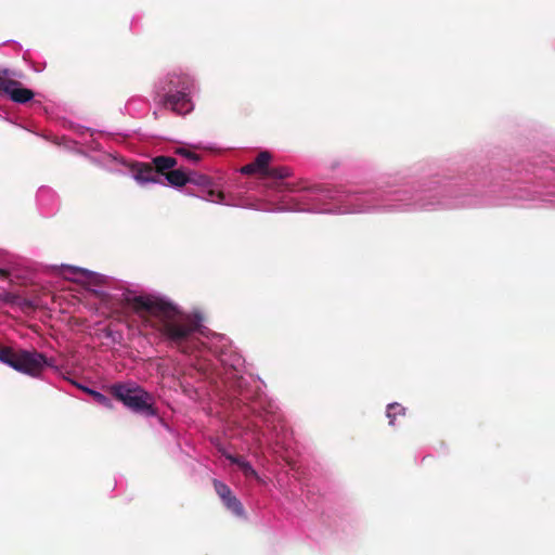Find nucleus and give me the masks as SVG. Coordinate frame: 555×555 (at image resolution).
Instances as JSON below:
<instances>
[{"mask_svg": "<svg viewBox=\"0 0 555 555\" xmlns=\"http://www.w3.org/2000/svg\"><path fill=\"white\" fill-rule=\"evenodd\" d=\"M271 155L261 152L256 159L242 167L245 175L258 173L266 185L276 192L280 203L272 207L257 206L258 209L268 210H298L321 214H358L378 209H434L435 204H411L405 198L406 192H351L341 189L313 188L298 190L285 178L289 169L279 167L269 170Z\"/></svg>", "mask_w": 555, "mask_h": 555, "instance_id": "1", "label": "nucleus"}, {"mask_svg": "<svg viewBox=\"0 0 555 555\" xmlns=\"http://www.w3.org/2000/svg\"><path fill=\"white\" fill-rule=\"evenodd\" d=\"M126 325L137 323L157 331L167 340L186 341L196 335H206L197 315L180 311L171 302L157 296H137L128 299Z\"/></svg>", "mask_w": 555, "mask_h": 555, "instance_id": "2", "label": "nucleus"}, {"mask_svg": "<svg viewBox=\"0 0 555 555\" xmlns=\"http://www.w3.org/2000/svg\"><path fill=\"white\" fill-rule=\"evenodd\" d=\"M223 380L229 388V396L237 400L232 402V405H238L241 402L244 405L241 410L242 420L237 422L233 436L254 444H260L262 438L271 439L278 431L281 415L276 412V406L262 395L263 382L261 380L260 388L243 385V390L249 391V396L246 397L233 379Z\"/></svg>", "mask_w": 555, "mask_h": 555, "instance_id": "3", "label": "nucleus"}, {"mask_svg": "<svg viewBox=\"0 0 555 555\" xmlns=\"http://www.w3.org/2000/svg\"><path fill=\"white\" fill-rule=\"evenodd\" d=\"M195 90L194 80L186 74H171L167 85L159 92L165 106L177 114H188L193 109L192 93Z\"/></svg>", "mask_w": 555, "mask_h": 555, "instance_id": "4", "label": "nucleus"}, {"mask_svg": "<svg viewBox=\"0 0 555 555\" xmlns=\"http://www.w3.org/2000/svg\"><path fill=\"white\" fill-rule=\"evenodd\" d=\"M215 357L219 362L223 378L233 379L241 392L248 397L249 391L243 390V385L260 388L261 379L246 371L245 360L236 349H215Z\"/></svg>", "mask_w": 555, "mask_h": 555, "instance_id": "5", "label": "nucleus"}, {"mask_svg": "<svg viewBox=\"0 0 555 555\" xmlns=\"http://www.w3.org/2000/svg\"><path fill=\"white\" fill-rule=\"evenodd\" d=\"M0 362L34 377L52 365L50 360L36 349H0Z\"/></svg>", "mask_w": 555, "mask_h": 555, "instance_id": "6", "label": "nucleus"}, {"mask_svg": "<svg viewBox=\"0 0 555 555\" xmlns=\"http://www.w3.org/2000/svg\"><path fill=\"white\" fill-rule=\"evenodd\" d=\"M111 390L114 397L132 412L146 417L154 416L156 414L151 402L152 397L134 382L114 384L112 385Z\"/></svg>", "mask_w": 555, "mask_h": 555, "instance_id": "7", "label": "nucleus"}, {"mask_svg": "<svg viewBox=\"0 0 555 555\" xmlns=\"http://www.w3.org/2000/svg\"><path fill=\"white\" fill-rule=\"evenodd\" d=\"M189 181L188 183H192L194 185L201 186V194L205 201L223 204L229 206H245L246 204L237 198H234L232 195L225 194L219 189V185L212 182L207 176L199 175L196 172L188 173Z\"/></svg>", "mask_w": 555, "mask_h": 555, "instance_id": "8", "label": "nucleus"}, {"mask_svg": "<svg viewBox=\"0 0 555 555\" xmlns=\"http://www.w3.org/2000/svg\"><path fill=\"white\" fill-rule=\"evenodd\" d=\"M61 274L67 280L87 286H95L104 282L103 275L78 267L63 264L61 267Z\"/></svg>", "mask_w": 555, "mask_h": 555, "instance_id": "9", "label": "nucleus"}, {"mask_svg": "<svg viewBox=\"0 0 555 555\" xmlns=\"http://www.w3.org/2000/svg\"><path fill=\"white\" fill-rule=\"evenodd\" d=\"M214 487L223 505L236 517H244L245 509L232 490L222 481L215 480Z\"/></svg>", "mask_w": 555, "mask_h": 555, "instance_id": "10", "label": "nucleus"}, {"mask_svg": "<svg viewBox=\"0 0 555 555\" xmlns=\"http://www.w3.org/2000/svg\"><path fill=\"white\" fill-rule=\"evenodd\" d=\"M133 179L140 184L163 183L162 175L155 171L154 167L147 164H139L132 169Z\"/></svg>", "mask_w": 555, "mask_h": 555, "instance_id": "11", "label": "nucleus"}, {"mask_svg": "<svg viewBox=\"0 0 555 555\" xmlns=\"http://www.w3.org/2000/svg\"><path fill=\"white\" fill-rule=\"evenodd\" d=\"M5 94L20 104H24L34 98V92L30 89L24 88L20 81L8 79L5 83Z\"/></svg>", "mask_w": 555, "mask_h": 555, "instance_id": "12", "label": "nucleus"}, {"mask_svg": "<svg viewBox=\"0 0 555 555\" xmlns=\"http://www.w3.org/2000/svg\"><path fill=\"white\" fill-rule=\"evenodd\" d=\"M220 451H221L222 455L231 464H235L246 477H253V478L259 479L258 473L255 470V468L251 466V464L247 460H245L243 456H235V455L227 452L223 449H221Z\"/></svg>", "mask_w": 555, "mask_h": 555, "instance_id": "13", "label": "nucleus"}, {"mask_svg": "<svg viewBox=\"0 0 555 555\" xmlns=\"http://www.w3.org/2000/svg\"><path fill=\"white\" fill-rule=\"evenodd\" d=\"M203 149L202 144H193V145H183L179 146L175 150V153L184 157L191 163H197L199 160V156L194 152V150Z\"/></svg>", "mask_w": 555, "mask_h": 555, "instance_id": "14", "label": "nucleus"}, {"mask_svg": "<svg viewBox=\"0 0 555 555\" xmlns=\"http://www.w3.org/2000/svg\"><path fill=\"white\" fill-rule=\"evenodd\" d=\"M165 178L168 181V183L173 186L185 185L188 184L189 181L188 173L180 169L169 171L168 173H166Z\"/></svg>", "mask_w": 555, "mask_h": 555, "instance_id": "15", "label": "nucleus"}, {"mask_svg": "<svg viewBox=\"0 0 555 555\" xmlns=\"http://www.w3.org/2000/svg\"><path fill=\"white\" fill-rule=\"evenodd\" d=\"M153 163L155 165V171H157L159 175L164 170L173 168L177 164L176 159L170 156H157L154 158Z\"/></svg>", "mask_w": 555, "mask_h": 555, "instance_id": "16", "label": "nucleus"}, {"mask_svg": "<svg viewBox=\"0 0 555 555\" xmlns=\"http://www.w3.org/2000/svg\"><path fill=\"white\" fill-rule=\"evenodd\" d=\"M37 199L40 206H48L55 202V194L49 188H40L37 193Z\"/></svg>", "mask_w": 555, "mask_h": 555, "instance_id": "17", "label": "nucleus"}, {"mask_svg": "<svg viewBox=\"0 0 555 555\" xmlns=\"http://www.w3.org/2000/svg\"><path fill=\"white\" fill-rule=\"evenodd\" d=\"M405 409L398 402H392L387 405L386 415L389 420V425H395L397 415H404Z\"/></svg>", "mask_w": 555, "mask_h": 555, "instance_id": "18", "label": "nucleus"}, {"mask_svg": "<svg viewBox=\"0 0 555 555\" xmlns=\"http://www.w3.org/2000/svg\"><path fill=\"white\" fill-rule=\"evenodd\" d=\"M105 335L107 338H111L113 344H120L122 339V331L121 328H113L112 324H109L105 328Z\"/></svg>", "mask_w": 555, "mask_h": 555, "instance_id": "19", "label": "nucleus"}, {"mask_svg": "<svg viewBox=\"0 0 555 555\" xmlns=\"http://www.w3.org/2000/svg\"><path fill=\"white\" fill-rule=\"evenodd\" d=\"M89 395L93 397V399L101 405L111 409L113 408L112 400L104 396L102 392L98 390H89Z\"/></svg>", "mask_w": 555, "mask_h": 555, "instance_id": "20", "label": "nucleus"}, {"mask_svg": "<svg viewBox=\"0 0 555 555\" xmlns=\"http://www.w3.org/2000/svg\"><path fill=\"white\" fill-rule=\"evenodd\" d=\"M221 344L220 347H225L228 338L221 334L211 333V340L209 343L202 341V347H210L209 344Z\"/></svg>", "mask_w": 555, "mask_h": 555, "instance_id": "21", "label": "nucleus"}, {"mask_svg": "<svg viewBox=\"0 0 555 555\" xmlns=\"http://www.w3.org/2000/svg\"><path fill=\"white\" fill-rule=\"evenodd\" d=\"M73 384H74L77 388L81 389L82 391H85V392H87V393H89V390H92V389H91V388H89L88 386H83V385H81V384H79V383L73 382Z\"/></svg>", "mask_w": 555, "mask_h": 555, "instance_id": "22", "label": "nucleus"}, {"mask_svg": "<svg viewBox=\"0 0 555 555\" xmlns=\"http://www.w3.org/2000/svg\"><path fill=\"white\" fill-rule=\"evenodd\" d=\"M8 82V79L0 77V93H5V83Z\"/></svg>", "mask_w": 555, "mask_h": 555, "instance_id": "23", "label": "nucleus"}, {"mask_svg": "<svg viewBox=\"0 0 555 555\" xmlns=\"http://www.w3.org/2000/svg\"><path fill=\"white\" fill-rule=\"evenodd\" d=\"M7 278V272L5 270L1 269L0 268V279H5Z\"/></svg>", "mask_w": 555, "mask_h": 555, "instance_id": "24", "label": "nucleus"}, {"mask_svg": "<svg viewBox=\"0 0 555 555\" xmlns=\"http://www.w3.org/2000/svg\"><path fill=\"white\" fill-rule=\"evenodd\" d=\"M0 347H3L2 345H0Z\"/></svg>", "mask_w": 555, "mask_h": 555, "instance_id": "25", "label": "nucleus"}]
</instances>
